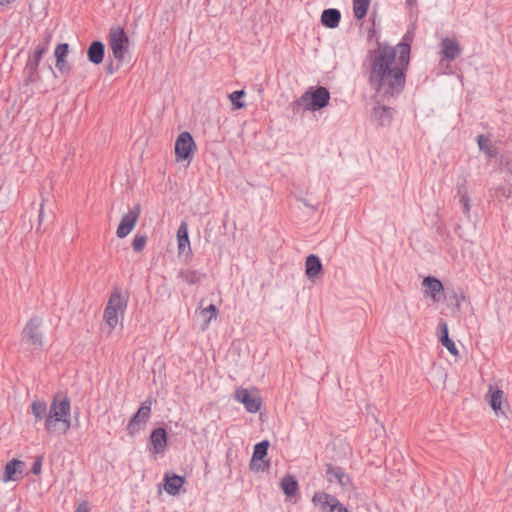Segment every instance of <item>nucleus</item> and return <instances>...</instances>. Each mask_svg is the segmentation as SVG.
Returning <instances> with one entry per match:
<instances>
[{"mask_svg": "<svg viewBox=\"0 0 512 512\" xmlns=\"http://www.w3.org/2000/svg\"><path fill=\"white\" fill-rule=\"evenodd\" d=\"M375 26L374 19L372 20ZM376 38L377 48L369 50L362 67L366 69L367 80L377 97L389 101L399 96L406 85V73L410 63L412 36L406 33L396 47L379 42L374 27L368 30V40Z\"/></svg>", "mask_w": 512, "mask_h": 512, "instance_id": "f257e3e1", "label": "nucleus"}, {"mask_svg": "<svg viewBox=\"0 0 512 512\" xmlns=\"http://www.w3.org/2000/svg\"><path fill=\"white\" fill-rule=\"evenodd\" d=\"M71 427V402L65 393H57L49 407L48 417L44 423L47 433L59 431L65 434Z\"/></svg>", "mask_w": 512, "mask_h": 512, "instance_id": "f03ea898", "label": "nucleus"}, {"mask_svg": "<svg viewBox=\"0 0 512 512\" xmlns=\"http://www.w3.org/2000/svg\"><path fill=\"white\" fill-rule=\"evenodd\" d=\"M52 34L48 31L45 32L41 42H39L32 54H29L28 60L24 68V83L26 85L37 82L40 79L39 65L44 55L49 50Z\"/></svg>", "mask_w": 512, "mask_h": 512, "instance_id": "7ed1b4c3", "label": "nucleus"}, {"mask_svg": "<svg viewBox=\"0 0 512 512\" xmlns=\"http://www.w3.org/2000/svg\"><path fill=\"white\" fill-rule=\"evenodd\" d=\"M128 294L115 289L109 297L104 310V319L111 329L118 324V315H123L127 309Z\"/></svg>", "mask_w": 512, "mask_h": 512, "instance_id": "20e7f679", "label": "nucleus"}, {"mask_svg": "<svg viewBox=\"0 0 512 512\" xmlns=\"http://www.w3.org/2000/svg\"><path fill=\"white\" fill-rule=\"evenodd\" d=\"M330 101V92L324 86L309 87L302 94V102H305V110L310 112L325 108Z\"/></svg>", "mask_w": 512, "mask_h": 512, "instance_id": "39448f33", "label": "nucleus"}, {"mask_svg": "<svg viewBox=\"0 0 512 512\" xmlns=\"http://www.w3.org/2000/svg\"><path fill=\"white\" fill-rule=\"evenodd\" d=\"M109 46L112 51L114 59L123 63L125 59V54L129 49V38L124 30V28L117 26L111 27L109 30Z\"/></svg>", "mask_w": 512, "mask_h": 512, "instance_id": "423d86ee", "label": "nucleus"}, {"mask_svg": "<svg viewBox=\"0 0 512 512\" xmlns=\"http://www.w3.org/2000/svg\"><path fill=\"white\" fill-rule=\"evenodd\" d=\"M151 405L152 400L146 399L144 402L141 403L137 412L131 417L126 427V430L130 436L136 435L144 428V426L150 419Z\"/></svg>", "mask_w": 512, "mask_h": 512, "instance_id": "0eeeda50", "label": "nucleus"}, {"mask_svg": "<svg viewBox=\"0 0 512 512\" xmlns=\"http://www.w3.org/2000/svg\"><path fill=\"white\" fill-rule=\"evenodd\" d=\"M42 319L38 316H33L26 323L22 331V339L26 343L33 346L34 349L43 346V333L40 330Z\"/></svg>", "mask_w": 512, "mask_h": 512, "instance_id": "6e6552de", "label": "nucleus"}, {"mask_svg": "<svg viewBox=\"0 0 512 512\" xmlns=\"http://www.w3.org/2000/svg\"><path fill=\"white\" fill-rule=\"evenodd\" d=\"M195 150L196 143L192 135L187 131L181 132L175 141V154L177 160H190Z\"/></svg>", "mask_w": 512, "mask_h": 512, "instance_id": "1a4fd4ad", "label": "nucleus"}, {"mask_svg": "<svg viewBox=\"0 0 512 512\" xmlns=\"http://www.w3.org/2000/svg\"><path fill=\"white\" fill-rule=\"evenodd\" d=\"M140 212L141 207L139 204H136L133 208H131L128 211V213L122 216L118 228L116 230V235L118 238H125L134 229L139 218Z\"/></svg>", "mask_w": 512, "mask_h": 512, "instance_id": "9d476101", "label": "nucleus"}, {"mask_svg": "<svg viewBox=\"0 0 512 512\" xmlns=\"http://www.w3.org/2000/svg\"><path fill=\"white\" fill-rule=\"evenodd\" d=\"M325 477L330 483L336 482L343 488H348L352 485L350 476L345 472L342 467L334 466L330 463L325 464Z\"/></svg>", "mask_w": 512, "mask_h": 512, "instance_id": "9b49d317", "label": "nucleus"}, {"mask_svg": "<svg viewBox=\"0 0 512 512\" xmlns=\"http://www.w3.org/2000/svg\"><path fill=\"white\" fill-rule=\"evenodd\" d=\"M235 399L242 403L245 409L250 413H256L260 409L262 403V400L259 396L250 393L245 388L236 389Z\"/></svg>", "mask_w": 512, "mask_h": 512, "instance_id": "f8f14e48", "label": "nucleus"}, {"mask_svg": "<svg viewBox=\"0 0 512 512\" xmlns=\"http://www.w3.org/2000/svg\"><path fill=\"white\" fill-rule=\"evenodd\" d=\"M270 446V442L268 440H262L255 444L253 449L252 458L249 464V467L251 470L255 471H265L268 469L269 464H257L258 461H263L264 458L267 456L268 449Z\"/></svg>", "mask_w": 512, "mask_h": 512, "instance_id": "ddd939ff", "label": "nucleus"}, {"mask_svg": "<svg viewBox=\"0 0 512 512\" xmlns=\"http://www.w3.org/2000/svg\"><path fill=\"white\" fill-rule=\"evenodd\" d=\"M25 463L19 459L13 458L8 461L4 467L2 480L4 482L17 481L23 477Z\"/></svg>", "mask_w": 512, "mask_h": 512, "instance_id": "4468645a", "label": "nucleus"}, {"mask_svg": "<svg viewBox=\"0 0 512 512\" xmlns=\"http://www.w3.org/2000/svg\"><path fill=\"white\" fill-rule=\"evenodd\" d=\"M441 55L443 59L453 61L461 54V47L459 43L452 38L446 37L440 43Z\"/></svg>", "mask_w": 512, "mask_h": 512, "instance_id": "2eb2a0df", "label": "nucleus"}, {"mask_svg": "<svg viewBox=\"0 0 512 512\" xmlns=\"http://www.w3.org/2000/svg\"><path fill=\"white\" fill-rule=\"evenodd\" d=\"M167 441V432L163 427L153 429L150 434V444L152 445V453L160 454L164 452L167 446Z\"/></svg>", "mask_w": 512, "mask_h": 512, "instance_id": "dca6fc26", "label": "nucleus"}, {"mask_svg": "<svg viewBox=\"0 0 512 512\" xmlns=\"http://www.w3.org/2000/svg\"><path fill=\"white\" fill-rule=\"evenodd\" d=\"M105 55V45L100 40H94L87 48V59L94 65H99L103 62Z\"/></svg>", "mask_w": 512, "mask_h": 512, "instance_id": "f3484780", "label": "nucleus"}, {"mask_svg": "<svg viewBox=\"0 0 512 512\" xmlns=\"http://www.w3.org/2000/svg\"><path fill=\"white\" fill-rule=\"evenodd\" d=\"M438 338L442 346H444L453 356L458 355V349L455 343L449 338L448 326L445 321L438 324Z\"/></svg>", "mask_w": 512, "mask_h": 512, "instance_id": "a211bd4d", "label": "nucleus"}, {"mask_svg": "<svg viewBox=\"0 0 512 512\" xmlns=\"http://www.w3.org/2000/svg\"><path fill=\"white\" fill-rule=\"evenodd\" d=\"M323 271V266L320 258L315 254H310L306 257L305 273L310 279L318 277Z\"/></svg>", "mask_w": 512, "mask_h": 512, "instance_id": "6ab92c4d", "label": "nucleus"}, {"mask_svg": "<svg viewBox=\"0 0 512 512\" xmlns=\"http://www.w3.org/2000/svg\"><path fill=\"white\" fill-rule=\"evenodd\" d=\"M177 242L179 254L185 253L186 250L188 253H191L188 224L185 221H182L178 227Z\"/></svg>", "mask_w": 512, "mask_h": 512, "instance_id": "aec40b11", "label": "nucleus"}, {"mask_svg": "<svg viewBox=\"0 0 512 512\" xmlns=\"http://www.w3.org/2000/svg\"><path fill=\"white\" fill-rule=\"evenodd\" d=\"M341 20V12L336 8L324 9L321 14V23L324 27L334 29Z\"/></svg>", "mask_w": 512, "mask_h": 512, "instance_id": "412c9836", "label": "nucleus"}, {"mask_svg": "<svg viewBox=\"0 0 512 512\" xmlns=\"http://www.w3.org/2000/svg\"><path fill=\"white\" fill-rule=\"evenodd\" d=\"M184 481L185 479L182 476L177 474L169 475L167 473L164 477V489L170 495H177L184 484Z\"/></svg>", "mask_w": 512, "mask_h": 512, "instance_id": "4be33fe9", "label": "nucleus"}, {"mask_svg": "<svg viewBox=\"0 0 512 512\" xmlns=\"http://www.w3.org/2000/svg\"><path fill=\"white\" fill-rule=\"evenodd\" d=\"M372 119L381 126L391 123L393 117V109L386 106L375 107L372 111Z\"/></svg>", "mask_w": 512, "mask_h": 512, "instance_id": "5701e85b", "label": "nucleus"}, {"mask_svg": "<svg viewBox=\"0 0 512 512\" xmlns=\"http://www.w3.org/2000/svg\"><path fill=\"white\" fill-rule=\"evenodd\" d=\"M422 285L428 289V293L435 301H439V294L443 291L444 287L442 282L434 277L427 276L423 279Z\"/></svg>", "mask_w": 512, "mask_h": 512, "instance_id": "b1692460", "label": "nucleus"}, {"mask_svg": "<svg viewBox=\"0 0 512 512\" xmlns=\"http://www.w3.org/2000/svg\"><path fill=\"white\" fill-rule=\"evenodd\" d=\"M280 486L287 497H294L299 489L296 477L290 474H287L282 478Z\"/></svg>", "mask_w": 512, "mask_h": 512, "instance_id": "393cba45", "label": "nucleus"}, {"mask_svg": "<svg viewBox=\"0 0 512 512\" xmlns=\"http://www.w3.org/2000/svg\"><path fill=\"white\" fill-rule=\"evenodd\" d=\"M49 409L45 401L35 400L31 404V413L35 417L36 421H46L48 417Z\"/></svg>", "mask_w": 512, "mask_h": 512, "instance_id": "a878e982", "label": "nucleus"}, {"mask_svg": "<svg viewBox=\"0 0 512 512\" xmlns=\"http://www.w3.org/2000/svg\"><path fill=\"white\" fill-rule=\"evenodd\" d=\"M331 494L319 491L315 492L312 497V502L315 506H318L321 512H327L330 506V501L332 499Z\"/></svg>", "mask_w": 512, "mask_h": 512, "instance_id": "bb28decb", "label": "nucleus"}, {"mask_svg": "<svg viewBox=\"0 0 512 512\" xmlns=\"http://www.w3.org/2000/svg\"><path fill=\"white\" fill-rule=\"evenodd\" d=\"M489 393H490L489 404H490L491 408L495 411V413H498L499 411H501V405H502V399H503L504 393L499 388H495L493 390L491 386L489 389Z\"/></svg>", "mask_w": 512, "mask_h": 512, "instance_id": "cd10ccee", "label": "nucleus"}, {"mask_svg": "<svg viewBox=\"0 0 512 512\" xmlns=\"http://www.w3.org/2000/svg\"><path fill=\"white\" fill-rule=\"evenodd\" d=\"M178 277L181 278L186 283H188L189 285H193L198 283L202 277H205V274L195 270L186 269L180 271Z\"/></svg>", "mask_w": 512, "mask_h": 512, "instance_id": "c85d7f7f", "label": "nucleus"}, {"mask_svg": "<svg viewBox=\"0 0 512 512\" xmlns=\"http://www.w3.org/2000/svg\"><path fill=\"white\" fill-rule=\"evenodd\" d=\"M370 2L371 0H353V13L357 20L366 16Z\"/></svg>", "mask_w": 512, "mask_h": 512, "instance_id": "c756f323", "label": "nucleus"}, {"mask_svg": "<svg viewBox=\"0 0 512 512\" xmlns=\"http://www.w3.org/2000/svg\"><path fill=\"white\" fill-rule=\"evenodd\" d=\"M477 144L479 146V150L484 152L488 158H494L497 155V150L495 147L488 145V138L480 134L477 136Z\"/></svg>", "mask_w": 512, "mask_h": 512, "instance_id": "7c9ffc66", "label": "nucleus"}, {"mask_svg": "<svg viewBox=\"0 0 512 512\" xmlns=\"http://www.w3.org/2000/svg\"><path fill=\"white\" fill-rule=\"evenodd\" d=\"M457 193L460 196V203L462 205L463 213L469 218L471 205L466 188L464 186H459Z\"/></svg>", "mask_w": 512, "mask_h": 512, "instance_id": "2f4dec72", "label": "nucleus"}, {"mask_svg": "<svg viewBox=\"0 0 512 512\" xmlns=\"http://www.w3.org/2000/svg\"><path fill=\"white\" fill-rule=\"evenodd\" d=\"M55 68L63 76H68L72 71V65L67 59L62 58L55 59Z\"/></svg>", "mask_w": 512, "mask_h": 512, "instance_id": "473e14b6", "label": "nucleus"}, {"mask_svg": "<svg viewBox=\"0 0 512 512\" xmlns=\"http://www.w3.org/2000/svg\"><path fill=\"white\" fill-rule=\"evenodd\" d=\"M244 96V90H236L229 95V98L235 109H242L245 107V103L241 100Z\"/></svg>", "mask_w": 512, "mask_h": 512, "instance_id": "72a5a7b5", "label": "nucleus"}, {"mask_svg": "<svg viewBox=\"0 0 512 512\" xmlns=\"http://www.w3.org/2000/svg\"><path fill=\"white\" fill-rule=\"evenodd\" d=\"M70 52V46L68 43H59L54 50L55 59H67Z\"/></svg>", "mask_w": 512, "mask_h": 512, "instance_id": "f704fd0d", "label": "nucleus"}, {"mask_svg": "<svg viewBox=\"0 0 512 512\" xmlns=\"http://www.w3.org/2000/svg\"><path fill=\"white\" fill-rule=\"evenodd\" d=\"M147 242V236L144 234H136L132 242V248L135 252H141Z\"/></svg>", "mask_w": 512, "mask_h": 512, "instance_id": "c9c22d12", "label": "nucleus"}, {"mask_svg": "<svg viewBox=\"0 0 512 512\" xmlns=\"http://www.w3.org/2000/svg\"><path fill=\"white\" fill-rule=\"evenodd\" d=\"M290 109L293 115L303 114L305 110V102H302V95L290 104Z\"/></svg>", "mask_w": 512, "mask_h": 512, "instance_id": "e433bc0d", "label": "nucleus"}, {"mask_svg": "<svg viewBox=\"0 0 512 512\" xmlns=\"http://www.w3.org/2000/svg\"><path fill=\"white\" fill-rule=\"evenodd\" d=\"M43 460H44L43 455H39V456L35 457V460L31 466V472L34 475H39L41 473Z\"/></svg>", "mask_w": 512, "mask_h": 512, "instance_id": "4c0bfd02", "label": "nucleus"}, {"mask_svg": "<svg viewBox=\"0 0 512 512\" xmlns=\"http://www.w3.org/2000/svg\"><path fill=\"white\" fill-rule=\"evenodd\" d=\"M344 508L345 506L335 496H332L327 512H342Z\"/></svg>", "mask_w": 512, "mask_h": 512, "instance_id": "58836bf2", "label": "nucleus"}, {"mask_svg": "<svg viewBox=\"0 0 512 512\" xmlns=\"http://www.w3.org/2000/svg\"><path fill=\"white\" fill-rule=\"evenodd\" d=\"M206 313L210 314L209 318L206 320V324H208L212 318L217 316L218 308L214 304H210L207 308H204L201 311L202 315H205Z\"/></svg>", "mask_w": 512, "mask_h": 512, "instance_id": "ea45409f", "label": "nucleus"}, {"mask_svg": "<svg viewBox=\"0 0 512 512\" xmlns=\"http://www.w3.org/2000/svg\"><path fill=\"white\" fill-rule=\"evenodd\" d=\"M121 64H122V63L117 62V64H116V65H114L112 62H109V63L107 64V66H106V71H107V73H108V74H111V75H112V74H114L115 72H117V71H118V69L120 68Z\"/></svg>", "mask_w": 512, "mask_h": 512, "instance_id": "a19ab883", "label": "nucleus"}, {"mask_svg": "<svg viewBox=\"0 0 512 512\" xmlns=\"http://www.w3.org/2000/svg\"><path fill=\"white\" fill-rule=\"evenodd\" d=\"M74 512H89L88 506L86 502L80 503Z\"/></svg>", "mask_w": 512, "mask_h": 512, "instance_id": "79ce46f5", "label": "nucleus"}, {"mask_svg": "<svg viewBox=\"0 0 512 512\" xmlns=\"http://www.w3.org/2000/svg\"><path fill=\"white\" fill-rule=\"evenodd\" d=\"M38 219H39V224H41L42 219H43V203H42V204H41V206H40Z\"/></svg>", "mask_w": 512, "mask_h": 512, "instance_id": "37998d69", "label": "nucleus"}, {"mask_svg": "<svg viewBox=\"0 0 512 512\" xmlns=\"http://www.w3.org/2000/svg\"><path fill=\"white\" fill-rule=\"evenodd\" d=\"M16 0H0V6H6L8 4H11L15 2Z\"/></svg>", "mask_w": 512, "mask_h": 512, "instance_id": "c03bdc74", "label": "nucleus"}, {"mask_svg": "<svg viewBox=\"0 0 512 512\" xmlns=\"http://www.w3.org/2000/svg\"><path fill=\"white\" fill-rule=\"evenodd\" d=\"M47 67H48V69L50 70V72L53 74V76H54V77H57L56 72H55V70L53 69V67H52L51 65H48Z\"/></svg>", "mask_w": 512, "mask_h": 512, "instance_id": "a18cd8bd", "label": "nucleus"}, {"mask_svg": "<svg viewBox=\"0 0 512 512\" xmlns=\"http://www.w3.org/2000/svg\"><path fill=\"white\" fill-rule=\"evenodd\" d=\"M416 0H406L408 6L412 7L415 4Z\"/></svg>", "mask_w": 512, "mask_h": 512, "instance_id": "49530a36", "label": "nucleus"}, {"mask_svg": "<svg viewBox=\"0 0 512 512\" xmlns=\"http://www.w3.org/2000/svg\"><path fill=\"white\" fill-rule=\"evenodd\" d=\"M230 455H231V451L229 450V451L227 452V454H226V458H227V461H228V462H229V461H230V459H231V456H230Z\"/></svg>", "mask_w": 512, "mask_h": 512, "instance_id": "de8ad7c7", "label": "nucleus"}, {"mask_svg": "<svg viewBox=\"0 0 512 512\" xmlns=\"http://www.w3.org/2000/svg\"><path fill=\"white\" fill-rule=\"evenodd\" d=\"M342 512H349L348 509L345 507Z\"/></svg>", "mask_w": 512, "mask_h": 512, "instance_id": "09e8293b", "label": "nucleus"}]
</instances>
